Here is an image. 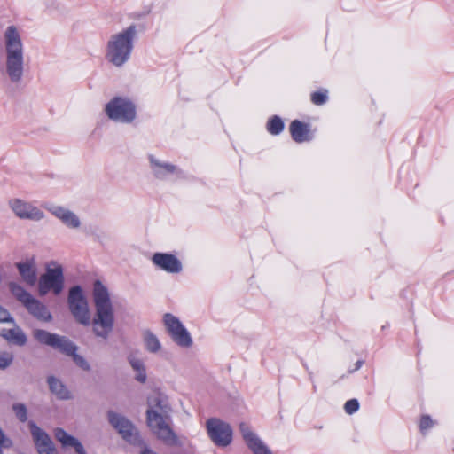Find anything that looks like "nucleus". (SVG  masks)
<instances>
[{
    "mask_svg": "<svg viewBox=\"0 0 454 454\" xmlns=\"http://www.w3.org/2000/svg\"><path fill=\"white\" fill-rule=\"evenodd\" d=\"M34 338L40 342L72 356L77 366L84 371H90V366L84 357L76 353L78 347L65 336L51 333L45 330L36 329L33 332Z\"/></svg>",
    "mask_w": 454,
    "mask_h": 454,
    "instance_id": "nucleus-4",
    "label": "nucleus"
},
{
    "mask_svg": "<svg viewBox=\"0 0 454 454\" xmlns=\"http://www.w3.org/2000/svg\"><path fill=\"white\" fill-rule=\"evenodd\" d=\"M54 436L61 444V447L66 451L73 448L75 454H87L82 444L78 439L68 434L64 429L58 427L54 430Z\"/></svg>",
    "mask_w": 454,
    "mask_h": 454,
    "instance_id": "nucleus-17",
    "label": "nucleus"
},
{
    "mask_svg": "<svg viewBox=\"0 0 454 454\" xmlns=\"http://www.w3.org/2000/svg\"><path fill=\"white\" fill-rule=\"evenodd\" d=\"M28 426L38 454H58L52 440L45 431L34 421H29Z\"/></svg>",
    "mask_w": 454,
    "mask_h": 454,
    "instance_id": "nucleus-12",
    "label": "nucleus"
},
{
    "mask_svg": "<svg viewBox=\"0 0 454 454\" xmlns=\"http://www.w3.org/2000/svg\"><path fill=\"white\" fill-rule=\"evenodd\" d=\"M9 205L14 214L21 219L39 221L44 216L43 211L39 208L20 199L11 200Z\"/></svg>",
    "mask_w": 454,
    "mask_h": 454,
    "instance_id": "nucleus-14",
    "label": "nucleus"
},
{
    "mask_svg": "<svg viewBox=\"0 0 454 454\" xmlns=\"http://www.w3.org/2000/svg\"><path fill=\"white\" fill-rule=\"evenodd\" d=\"M47 382L50 387L51 392L56 395L58 399L60 400H68L71 399L72 395L70 391L67 388V387L63 384V382L53 377L50 376L47 379Z\"/></svg>",
    "mask_w": 454,
    "mask_h": 454,
    "instance_id": "nucleus-21",
    "label": "nucleus"
},
{
    "mask_svg": "<svg viewBox=\"0 0 454 454\" xmlns=\"http://www.w3.org/2000/svg\"><path fill=\"white\" fill-rule=\"evenodd\" d=\"M129 363L131 367L137 372L145 369L144 363L140 359L131 357L129 358Z\"/></svg>",
    "mask_w": 454,
    "mask_h": 454,
    "instance_id": "nucleus-32",
    "label": "nucleus"
},
{
    "mask_svg": "<svg viewBox=\"0 0 454 454\" xmlns=\"http://www.w3.org/2000/svg\"><path fill=\"white\" fill-rule=\"evenodd\" d=\"M13 361V356L9 352L0 353V369L4 370L9 367Z\"/></svg>",
    "mask_w": 454,
    "mask_h": 454,
    "instance_id": "nucleus-27",
    "label": "nucleus"
},
{
    "mask_svg": "<svg viewBox=\"0 0 454 454\" xmlns=\"http://www.w3.org/2000/svg\"><path fill=\"white\" fill-rule=\"evenodd\" d=\"M49 210L67 227L73 229H77L80 227L81 222L79 217L69 209L59 206H54L50 207Z\"/></svg>",
    "mask_w": 454,
    "mask_h": 454,
    "instance_id": "nucleus-19",
    "label": "nucleus"
},
{
    "mask_svg": "<svg viewBox=\"0 0 454 454\" xmlns=\"http://www.w3.org/2000/svg\"><path fill=\"white\" fill-rule=\"evenodd\" d=\"M239 430L248 448L254 454H272L268 447L251 431L247 424L240 423Z\"/></svg>",
    "mask_w": 454,
    "mask_h": 454,
    "instance_id": "nucleus-15",
    "label": "nucleus"
},
{
    "mask_svg": "<svg viewBox=\"0 0 454 454\" xmlns=\"http://www.w3.org/2000/svg\"><path fill=\"white\" fill-rule=\"evenodd\" d=\"M136 379L137 380H138L139 382H145L146 380V373H145V369H143L141 371H138L137 372V374L136 376Z\"/></svg>",
    "mask_w": 454,
    "mask_h": 454,
    "instance_id": "nucleus-33",
    "label": "nucleus"
},
{
    "mask_svg": "<svg viewBox=\"0 0 454 454\" xmlns=\"http://www.w3.org/2000/svg\"><path fill=\"white\" fill-rule=\"evenodd\" d=\"M93 300L96 314L91 320L88 301L80 286L69 290L67 303L75 321L84 326L92 325V330L97 337L106 340L114 329V314L107 288L97 280L93 286Z\"/></svg>",
    "mask_w": 454,
    "mask_h": 454,
    "instance_id": "nucleus-1",
    "label": "nucleus"
},
{
    "mask_svg": "<svg viewBox=\"0 0 454 454\" xmlns=\"http://www.w3.org/2000/svg\"><path fill=\"white\" fill-rule=\"evenodd\" d=\"M267 129L272 135H278L284 129V122L278 116H273L267 123Z\"/></svg>",
    "mask_w": 454,
    "mask_h": 454,
    "instance_id": "nucleus-25",
    "label": "nucleus"
},
{
    "mask_svg": "<svg viewBox=\"0 0 454 454\" xmlns=\"http://www.w3.org/2000/svg\"><path fill=\"white\" fill-rule=\"evenodd\" d=\"M107 116L116 121L131 122L136 117L134 104L126 98L115 97L106 106Z\"/></svg>",
    "mask_w": 454,
    "mask_h": 454,
    "instance_id": "nucleus-7",
    "label": "nucleus"
},
{
    "mask_svg": "<svg viewBox=\"0 0 454 454\" xmlns=\"http://www.w3.org/2000/svg\"><path fill=\"white\" fill-rule=\"evenodd\" d=\"M289 129L292 138L296 143H303L312 139L309 125L303 123L301 121H293L290 124Z\"/></svg>",
    "mask_w": 454,
    "mask_h": 454,
    "instance_id": "nucleus-20",
    "label": "nucleus"
},
{
    "mask_svg": "<svg viewBox=\"0 0 454 454\" xmlns=\"http://www.w3.org/2000/svg\"><path fill=\"white\" fill-rule=\"evenodd\" d=\"M146 419L158 417L168 416L171 413V407L167 396L160 393H153L147 398Z\"/></svg>",
    "mask_w": 454,
    "mask_h": 454,
    "instance_id": "nucleus-13",
    "label": "nucleus"
},
{
    "mask_svg": "<svg viewBox=\"0 0 454 454\" xmlns=\"http://www.w3.org/2000/svg\"><path fill=\"white\" fill-rule=\"evenodd\" d=\"M107 417L109 423L125 441L133 444L139 442L138 431L128 418L113 411L107 412Z\"/></svg>",
    "mask_w": 454,
    "mask_h": 454,
    "instance_id": "nucleus-10",
    "label": "nucleus"
},
{
    "mask_svg": "<svg viewBox=\"0 0 454 454\" xmlns=\"http://www.w3.org/2000/svg\"><path fill=\"white\" fill-rule=\"evenodd\" d=\"M434 426V421L429 415H423L420 419L419 428L421 431L429 429Z\"/></svg>",
    "mask_w": 454,
    "mask_h": 454,
    "instance_id": "nucleus-30",
    "label": "nucleus"
},
{
    "mask_svg": "<svg viewBox=\"0 0 454 454\" xmlns=\"http://www.w3.org/2000/svg\"><path fill=\"white\" fill-rule=\"evenodd\" d=\"M51 264L54 265V268L48 265L45 273L39 278L38 292L40 295H45L50 291L55 295H59L64 289L65 278L62 266L54 262H51Z\"/></svg>",
    "mask_w": 454,
    "mask_h": 454,
    "instance_id": "nucleus-6",
    "label": "nucleus"
},
{
    "mask_svg": "<svg viewBox=\"0 0 454 454\" xmlns=\"http://www.w3.org/2000/svg\"><path fill=\"white\" fill-rule=\"evenodd\" d=\"M153 262L169 273H178L182 270L180 261L173 254L156 253L153 256Z\"/></svg>",
    "mask_w": 454,
    "mask_h": 454,
    "instance_id": "nucleus-16",
    "label": "nucleus"
},
{
    "mask_svg": "<svg viewBox=\"0 0 454 454\" xmlns=\"http://www.w3.org/2000/svg\"><path fill=\"white\" fill-rule=\"evenodd\" d=\"M164 325L172 340L180 347L189 348L192 344V337L180 320L172 314L164 315Z\"/></svg>",
    "mask_w": 454,
    "mask_h": 454,
    "instance_id": "nucleus-11",
    "label": "nucleus"
},
{
    "mask_svg": "<svg viewBox=\"0 0 454 454\" xmlns=\"http://www.w3.org/2000/svg\"><path fill=\"white\" fill-rule=\"evenodd\" d=\"M326 100H327L326 91H325V92L316 91V92L312 93V95H311V101L315 105H317V106L323 105L324 103L326 102Z\"/></svg>",
    "mask_w": 454,
    "mask_h": 454,
    "instance_id": "nucleus-28",
    "label": "nucleus"
},
{
    "mask_svg": "<svg viewBox=\"0 0 454 454\" xmlns=\"http://www.w3.org/2000/svg\"><path fill=\"white\" fill-rule=\"evenodd\" d=\"M136 27L129 26L125 30L113 35L106 48V59L115 67H121L130 57Z\"/></svg>",
    "mask_w": 454,
    "mask_h": 454,
    "instance_id": "nucleus-3",
    "label": "nucleus"
},
{
    "mask_svg": "<svg viewBox=\"0 0 454 454\" xmlns=\"http://www.w3.org/2000/svg\"><path fill=\"white\" fill-rule=\"evenodd\" d=\"M152 432L165 444L175 446L178 444V438L171 428L170 415L146 419Z\"/></svg>",
    "mask_w": 454,
    "mask_h": 454,
    "instance_id": "nucleus-8",
    "label": "nucleus"
},
{
    "mask_svg": "<svg viewBox=\"0 0 454 454\" xmlns=\"http://www.w3.org/2000/svg\"><path fill=\"white\" fill-rule=\"evenodd\" d=\"M12 410L17 417V419L20 422H25L27 420V410L25 404L23 403H14L12 405Z\"/></svg>",
    "mask_w": 454,
    "mask_h": 454,
    "instance_id": "nucleus-26",
    "label": "nucleus"
},
{
    "mask_svg": "<svg viewBox=\"0 0 454 454\" xmlns=\"http://www.w3.org/2000/svg\"><path fill=\"white\" fill-rule=\"evenodd\" d=\"M364 364V361L363 360H358L356 364H355V368L352 369V370H348V372L351 373V372H354L357 370L360 369V367L362 366V364Z\"/></svg>",
    "mask_w": 454,
    "mask_h": 454,
    "instance_id": "nucleus-34",
    "label": "nucleus"
},
{
    "mask_svg": "<svg viewBox=\"0 0 454 454\" xmlns=\"http://www.w3.org/2000/svg\"><path fill=\"white\" fill-rule=\"evenodd\" d=\"M6 339L13 341L15 344L23 346L27 342V336L24 332L19 328L10 329L5 335Z\"/></svg>",
    "mask_w": 454,
    "mask_h": 454,
    "instance_id": "nucleus-24",
    "label": "nucleus"
},
{
    "mask_svg": "<svg viewBox=\"0 0 454 454\" xmlns=\"http://www.w3.org/2000/svg\"><path fill=\"white\" fill-rule=\"evenodd\" d=\"M150 161L153 165L154 175L158 178H165L168 174L174 173L176 170L175 165L162 163L153 156L150 157Z\"/></svg>",
    "mask_w": 454,
    "mask_h": 454,
    "instance_id": "nucleus-22",
    "label": "nucleus"
},
{
    "mask_svg": "<svg viewBox=\"0 0 454 454\" xmlns=\"http://www.w3.org/2000/svg\"><path fill=\"white\" fill-rule=\"evenodd\" d=\"M16 267L22 280L29 286H34L37 281V269L35 258L27 259L26 262L16 263Z\"/></svg>",
    "mask_w": 454,
    "mask_h": 454,
    "instance_id": "nucleus-18",
    "label": "nucleus"
},
{
    "mask_svg": "<svg viewBox=\"0 0 454 454\" xmlns=\"http://www.w3.org/2000/svg\"><path fill=\"white\" fill-rule=\"evenodd\" d=\"M207 430L211 441L219 447H226L232 441V429L231 426L216 418L207 420Z\"/></svg>",
    "mask_w": 454,
    "mask_h": 454,
    "instance_id": "nucleus-9",
    "label": "nucleus"
},
{
    "mask_svg": "<svg viewBox=\"0 0 454 454\" xmlns=\"http://www.w3.org/2000/svg\"><path fill=\"white\" fill-rule=\"evenodd\" d=\"M9 288L13 296L23 304L27 310L40 321L49 322L52 316L47 307L40 301L34 298L20 285L11 282Z\"/></svg>",
    "mask_w": 454,
    "mask_h": 454,
    "instance_id": "nucleus-5",
    "label": "nucleus"
},
{
    "mask_svg": "<svg viewBox=\"0 0 454 454\" xmlns=\"http://www.w3.org/2000/svg\"><path fill=\"white\" fill-rule=\"evenodd\" d=\"M141 454H157L156 452L153 451L152 450H149V449H145Z\"/></svg>",
    "mask_w": 454,
    "mask_h": 454,
    "instance_id": "nucleus-35",
    "label": "nucleus"
},
{
    "mask_svg": "<svg viewBox=\"0 0 454 454\" xmlns=\"http://www.w3.org/2000/svg\"><path fill=\"white\" fill-rule=\"evenodd\" d=\"M359 408V403L356 399H350L346 402L344 405L345 411L348 414H353L356 412Z\"/></svg>",
    "mask_w": 454,
    "mask_h": 454,
    "instance_id": "nucleus-29",
    "label": "nucleus"
},
{
    "mask_svg": "<svg viewBox=\"0 0 454 454\" xmlns=\"http://www.w3.org/2000/svg\"><path fill=\"white\" fill-rule=\"evenodd\" d=\"M6 54V72L12 82H19L24 70V51L18 28L12 25L4 33Z\"/></svg>",
    "mask_w": 454,
    "mask_h": 454,
    "instance_id": "nucleus-2",
    "label": "nucleus"
},
{
    "mask_svg": "<svg viewBox=\"0 0 454 454\" xmlns=\"http://www.w3.org/2000/svg\"><path fill=\"white\" fill-rule=\"evenodd\" d=\"M143 340L145 345V348L151 353L158 352L161 345L160 340L151 331L145 330L143 333Z\"/></svg>",
    "mask_w": 454,
    "mask_h": 454,
    "instance_id": "nucleus-23",
    "label": "nucleus"
},
{
    "mask_svg": "<svg viewBox=\"0 0 454 454\" xmlns=\"http://www.w3.org/2000/svg\"><path fill=\"white\" fill-rule=\"evenodd\" d=\"M13 319L11 317L7 309L0 306V323L12 322Z\"/></svg>",
    "mask_w": 454,
    "mask_h": 454,
    "instance_id": "nucleus-31",
    "label": "nucleus"
}]
</instances>
